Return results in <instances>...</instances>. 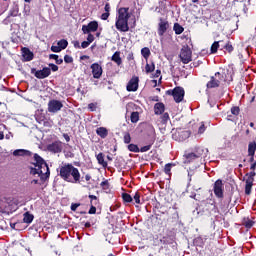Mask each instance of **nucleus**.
Wrapping results in <instances>:
<instances>
[{"instance_id":"obj_54","label":"nucleus","mask_w":256,"mask_h":256,"mask_svg":"<svg viewBox=\"0 0 256 256\" xmlns=\"http://www.w3.org/2000/svg\"><path fill=\"white\" fill-rule=\"evenodd\" d=\"M104 10L106 11V13H109V11H111V5H109V3H106Z\"/></svg>"},{"instance_id":"obj_50","label":"nucleus","mask_w":256,"mask_h":256,"mask_svg":"<svg viewBox=\"0 0 256 256\" xmlns=\"http://www.w3.org/2000/svg\"><path fill=\"white\" fill-rule=\"evenodd\" d=\"M95 213H97V208L95 206H91V208L89 210V214L90 215H95Z\"/></svg>"},{"instance_id":"obj_38","label":"nucleus","mask_w":256,"mask_h":256,"mask_svg":"<svg viewBox=\"0 0 256 256\" xmlns=\"http://www.w3.org/2000/svg\"><path fill=\"white\" fill-rule=\"evenodd\" d=\"M203 133H205V124L201 123V125L198 128V133L196 134V137L198 135H203Z\"/></svg>"},{"instance_id":"obj_11","label":"nucleus","mask_w":256,"mask_h":256,"mask_svg":"<svg viewBox=\"0 0 256 256\" xmlns=\"http://www.w3.org/2000/svg\"><path fill=\"white\" fill-rule=\"evenodd\" d=\"M214 194L216 197L220 198L223 197V181L222 180H217L214 183Z\"/></svg>"},{"instance_id":"obj_60","label":"nucleus","mask_w":256,"mask_h":256,"mask_svg":"<svg viewBox=\"0 0 256 256\" xmlns=\"http://www.w3.org/2000/svg\"><path fill=\"white\" fill-rule=\"evenodd\" d=\"M74 47L76 49H79L81 46L79 45V41L74 42Z\"/></svg>"},{"instance_id":"obj_64","label":"nucleus","mask_w":256,"mask_h":256,"mask_svg":"<svg viewBox=\"0 0 256 256\" xmlns=\"http://www.w3.org/2000/svg\"><path fill=\"white\" fill-rule=\"evenodd\" d=\"M193 215H199V210L198 209L194 210Z\"/></svg>"},{"instance_id":"obj_34","label":"nucleus","mask_w":256,"mask_h":256,"mask_svg":"<svg viewBox=\"0 0 256 256\" xmlns=\"http://www.w3.org/2000/svg\"><path fill=\"white\" fill-rule=\"evenodd\" d=\"M145 71L146 73H153L155 71V64H146Z\"/></svg>"},{"instance_id":"obj_41","label":"nucleus","mask_w":256,"mask_h":256,"mask_svg":"<svg viewBox=\"0 0 256 256\" xmlns=\"http://www.w3.org/2000/svg\"><path fill=\"white\" fill-rule=\"evenodd\" d=\"M134 201H135V203H137V205H139L141 203V194H139V192L135 193Z\"/></svg>"},{"instance_id":"obj_29","label":"nucleus","mask_w":256,"mask_h":256,"mask_svg":"<svg viewBox=\"0 0 256 256\" xmlns=\"http://www.w3.org/2000/svg\"><path fill=\"white\" fill-rule=\"evenodd\" d=\"M141 55L144 57V59H149V55H151V50H149V48L147 47L142 48Z\"/></svg>"},{"instance_id":"obj_47","label":"nucleus","mask_w":256,"mask_h":256,"mask_svg":"<svg viewBox=\"0 0 256 256\" xmlns=\"http://www.w3.org/2000/svg\"><path fill=\"white\" fill-rule=\"evenodd\" d=\"M64 61H65V63H73V57L66 55L64 57Z\"/></svg>"},{"instance_id":"obj_24","label":"nucleus","mask_w":256,"mask_h":256,"mask_svg":"<svg viewBox=\"0 0 256 256\" xmlns=\"http://www.w3.org/2000/svg\"><path fill=\"white\" fill-rule=\"evenodd\" d=\"M96 159H97L99 165H102V167H107V162L105 161V155H103V153H99L96 156Z\"/></svg>"},{"instance_id":"obj_33","label":"nucleus","mask_w":256,"mask_h":256,"mask_svg":"<svg viewBox=\"0 0 256 256\" xmlns=\"http://www.w3.org/2000/svg\"><path fill=\"white\" fill-rule=\"evenodd\" d=\"M50 59H55L57 65H61L63 63V59L59 58V55L57 54H50Z\"/></svg>"},{"instance_id":"obj_58","label":"nucleus","mask_w":256,"mask_h":256,"mask_svg":"<svg viewBox=\"0 0 256 256\" xmlns=\"http://www.w3.org/2000/svg\"><path fill=\"white\" fill-rule=\"evenodd\" d=\"M63 137H64L65 141H67V143H69V141H71L69 134H63Z\"/></svg>"},{"instance_id":"obj_7","label":"nucleus","mask_w":256,"mask_h":256,"mask_svg":"<svg viewBox=\"0 0 256 256\" xmlns=\"http://www.w3.org/2000/svg\"><path fill=\"white\" fill-rule=\"evenodd\" d=\"M63 109V102L59 100H50L48 102V111L49 113H59Z\"/></svg>"},{"instance_id":"obj_44","label":"nucleus","mask_w":256,"mask_h":256,"mask_svg":"<svg viewBox=\"0 0 256 256\" xmlns=\"http://www.w3.org/2000/svg\"><path fill=\"white\" fill-rule=\"evenodd\" d=\"M51 51H53V53H61L62 50H61V47H59L57 44V46L51 47Z\"/></svg>"},{"instance_id":"obj_30","label":"nucleus","mask_w":256,"mask_h":256,"mask_svg":"<svg viewBox=\"0 0 256 256\" xmlns=\"http://www.w3.org/2000/svg\"><path fill=\"white\" fill-rule=\"evenodd\" d=\"M254 224H255V222H253L249 218H244V220H243V225L246 226L247 229H251V227H253Z\"/></svg>"},{"instance_id":"obj_22","label":"nucleus","mask_w":256,"mask_h":256,"mask_svg":"<svg viewBox=\"0 0 256 256\" xmlns=\"http://www.w3.org/2000/svg\"><path fill=\"white\" fill-rule=\"evenodd\" d=\"M14 157H23L25 155H31V152L25 149H18L13 152Z\"/></svg>"},{"instance_id":"obj_36","label":"nucleus","mask_w":256,"mask_h":256,"mask_svg":"<svg viewBox=\"0 0 256 256\" xmlns=\"http://www.w3.org/2000/svg\"><path fill=\"white\" fill-rule=\"evenodd\" d=\"M171 167H175V164L168 163L165 165L164 172L166 175H171Z\"/></svg>"},{"instance_id":"obj_12","label":"nucleus","mask_w":256,"mask_h":256,"mask_svg":"<svg viewBox=\"0 0 256 256\" xmlns=\"http://www.w3.org/2000/svg\"><path fill=\"white\" fill-rule=\"evenodd\" d=\"M37 79H46L51 75V68H43L42 70L35 71L34 73Z\"/></svg>"},{"instance_id":"obj_56","label":"nucleus","mask_w":256,"mask_h":256,"mask_svg":"<svg viewBox=\"0 0 256 256\" xmlns=\"http://www.w3.org/2000/svg\"><path fill=\"white\" fill-rule=\"evenodd\" d=\"M88 109H90L91 111H95V109H96L95 104L90 103V104L88 105Z\"/></svg>"},{"instance_id":"obj_2","label":"nucleus","mask_w":256,"mask_h":256,"mask_svg":"<svg viewBox=\"0 0 256 256\" xmlns=\"http://www.w3.org/2000/svg\"><path fill=\"white\" fill-rule=\"evenodd\" d=\"M60 177L68 183H79L81 181V173L73 164H66L60 168Z\"/></svg>"},{"instance_id":"obj_59","label":"nucleus","mask_w":256,"mask_h":256,"mask_svg":"<svg viewBox=\"0 0 256 256\" xmlns=\"http://www.w3.org/2000/svg\"><path fill=\"white\" fill-rule=\"evenodd\" d=\"M89 199H91L92 201H97V196L89 195Z\"/></svg>"},{"instance_id":"obj_35","label":"nucleus","mask_w":256,"mask_h":256,"mask_svg":"<svg viewBox=\"0 0 256 256\" xmlns=\"http://www.w3.org/2000/svg\"><path fill=\"white\" fill-rule=\"evenodd\" d=\"M122 199L125 203H131V201H133V197L127 193L122 194Z\"/></svg>"},{"instance_id":"obj_15","label":"nucleus","mask_w":256,"mask_h":256,"mask_svg":"<svg viewBox=\"0 0 256 256\" xmlns=\"http://www.w3.org/2000/svg\"><path fill=\"white\" fill-rule=\"evenodd\" d=\"M139 89V77H133L127 84V91H137Z\"/></svg>"},{"instance_id":"obj_53","label":"nucleus","mask_w":256,"mask_h":256,"mask_svg":"<svg viewBox=\"0 0 256 256\" xmlns=\"http://www.w3.org/2000/svg\"><path fill=\"white\" fill-rule=\"evenodd\" d=\"M225 49L226 51H229V53H231V51H233V46L231 44H226Z\"/></svg>"},{"instance_id":"obj_28","label":"nucleus","mask_w":256,"mask_h":256,"mask_svg":"<svg viewBox=\"0 0 256 256\" xmlns=\"http://www.w3.org/2000/svg\"><path fill=\"white\" fill-rule=\"evenodd\" d=\"M10 17H17L19 15V6H13L9 13Z\"/></svg>"},{"instance_id":"obj_20","label":"nucleus","mask_w":256,"mask_h":256,"mask_svg":"<svg viewBox=\"0 0 256 256\" xmlns=\"http://www.w3.org/2000/svg\"><path fill=\"white\" fill-rule=\"evenodd\" d=\"M255 151H256V143L255 142H251L248 145V155H250L251 161H253V157L255 155Z\"/></svg>"},{"instance_id":"obj_8","label":"nucleus","mask_w":256,"mask_h":256,"mask_svg":"<svg viewBox=\"0 0 256 256\" xmlns=\"http://www.w3.org/2000/svg\"><path fill=\"white\" fill-rule=\"evenodd\" d=\"M171 94L176 103H181V101H183V97H185V90L182 87H176L173 89Z\"/></svg>"},{"instance_id":"obj_9","label":"nucleus","mask_w":256,"mask_h":256,"mask_svg":"<svg viewBox=\"0 0 256 256\" xmlns=\"http://www.w3.org/2000/svg\"><path fill=\"white\" fill-rule=\"evenodd\" d=\"M99 29V24L96 21L90 22L88 25H83L82 26V31L84 34H89V33H95Z\"/></svg>"},{"instance_id":"obj_51","label":"nucleus","mask_w":256,"mask_h":256,"mask_svg":"<svg viewBox=\"0 0 256 256\" xmlns=\"http://www.w3.org/2000/svg\"><path fill=\"white\" fill-rule=\"evenodd\" d=\"M49 67L52 71H59V66L55 64H49Z\"/></svg>"},{"instance_id":"obj_31","label":"nucleus","mask_w":256,"mask_h":256,"mask_svg":"<svg viewBox=\"0 0 256 256\" xmlns=\"http://www.w3.org/2000/svg\"><path fill=\"white\" fill-rule=\"evenodd\" d=\"M57 45L63 51V49H67V45H69V42H67V40H65V39H62V40L58 41Z\"/></svg>"},{"instance_id":"obj_43","label":"nucleus","mask_w":256,"mask_h":256,"mask_svg":"<svg viewBox=\"0 0 256 256\" xmlns=\"http://www.w3.org/2000/svg\"><path fill=\"white\" fill-rule=\"evenodd\" d=\"M124 143H126V144L131 143V135L129 133H126L124 135Z\"/></svg>"},{"instance_id":"obj_3","label":"nucleus","mask_w":256,"mask_h":256,"mask_svg":"<svg viewBox=\"0 0 256 256\" xmlns=\"http://www.w3.org/2000/svg\"><path fill=\"white\" fill-rule=\"evenodd\" d=\"M129 8H120L118 10V16L116 20V29L118 31H122L123 33H126V31H129Z\"/></svg>"},{"instance_id":"obj_16","label":"nucleus","mask_w":256,"mask_h":256,"mask_svg":"<svg viewBox=\"0 0 256 256\" xmlns=\"http://www.w3.org/2000/svg\"><path fill=\"white\" fill-rule=\"evenodd\" d=\"M48 151L51 153H61L63 151V143L61 142H54L48 146Z\"/></svg>"},{"instance_id":"obj_63","label":"nucleus","mask_w":256,"mask_h":256,"mask_svg":"<svg viewBox=\"0 0 256 256\" xmlns=\"http://www.w3.org/2000/svg\"><path fill=\"white\" fill-rule=\"evenodd\" d=\"M85 180H86V181H91V176H90L89 174H87V175L85 176Z\"/></svg>"},{"instance_id":"obj_39","label":"nucleus","mask_w":256,"mask_h":256,"mask_svg":"<svg viewBox=\"0 0 256 256\" xmlns=\"http://www.w3.org/2000/svg\"><path fill=\"white\" fill-rule=\"evenodd\" d=\"M219 49V42H214L211 46V53H216Z\"/></svg>"},{"instance_id":"obj_23","label":"nucleus","mask_w":256,"mask_h":256,"mask_svg":"<svg viewBox=\"0 0 256 256\" xmlns=\"http://www.w3.org/2000/svg\"><path fill=\"white\" fill-rule=\"evenodd\" d=\"M112 61H114L115 64L121 65L123 61L121 60V53L115 52L112 56Z\"/></svg>"},{"instance_id":"obj_62","label":"nucleus","mask_w":256,"mask_h":256,"mask_svg":"<svg viewBox=\"0 0 256 256\" xmlns=\"http://www.w3.org/2000/svg\"><path fill=\"white\" fill-rule=\"evenodd\" d=\"M160 75H161V70H157L155 73V77H160Z\"/></svg>"},{"instance_id":"obj_27","label":"nucleus","mask_w":256,"mask_h":256,"mask_svg":"<svg viewBox=\"0 0 256 256\" xmlns=\"http://www.w3.org/2000/svg\"><path fill=\"white\" fill-rule=\"evenodd\" d=\"M174 31H175L176 35H181V33H183V31H185V29L179 23H175Z\"/></svg>"},{"instance_id":"obj_19","label":"nucleus","mask_w":256,"mask_h":256,"mask_svg":"<svg viewBox=\"0 0 256 256\" xmlns=\"http://www.w3.org/2000/svg\"><path fill=\"white\" fill-rule=\"evenodd\" d=\"M165 112V104L159 102L154 105L155 115H162Z\"/></svg>"},{"instance_id":"obj_52","label":"nucleus","mask_w":256,"mask_h":256,"mask_svg":"<svg viewBox=\"0 0 256 256\" xmlns=\"http://www.w3.org/2000/svg\"><path fill=\"white\" fill-rule=\"evenodd\" d=\"M89 45H91L88 41H83L81 44L82 49H87V47H89Z\"/></svg>"},{"instance_id":"obj_21","label":"nucleus","mask_w":256,"mask_h":256,"mask_svg":"<svg viewBox=\"0 0 256 256\" xmlns=\"http://www.w3.org/2000/svg\"><path fill=\"white\" fill-rule=\"evenodd\" d=\"M97 135H99V137H101L102 139H105V137H107V135H109V132L107 131V128L105 127H99L96 130Z\"/></svg>"},{"instance_id":"obj_61","label":"nucleus","mask_w":256,"mask_h":256,"mask_svg":"<svg viewBox=\"0 0 256 256\" xmlns=\"http://www.w3.org/2000/svg\"><path fill=\"white\" fill-rule=\"evenodd\" d=\"M250 169H251L252 171H255V169H256V163L251 164Z\"/></svg>"},{"instance_id":"obj_42","label":"nucleus","mask_w":256,"mask_h":256,"mask_svg":"<svg viewBox=\"0 0 256 256\" xmlns=\"http://www.w3.org/2000/svg\"><path fill=\"white\" fill-rule=\"evenodd\" d=\"M169 121V113H164L161 117V123L165 124Z\"/></svg>"},{"instance_id":"obj_26","label":"nucleus","mask_w":256,"mask_h":256,"mask_svg":"<svg viewBox=\"0 0 256 256\" xmlns=\"http://www.w3.org/2000/svg\"><path fill=\"white\" fill-rule=\"evenodd\" d=\"M33 219H34V216L29 212H26L24 214V218H23L24 223H33Z\"/></svg>"},{"instance_id":"obj_46","label":"nucleus","mask_w":256,"mask_h":256,"mask_svg":"<svg viewBox=\"0 0 256 256\" xmlns=\"http://www.w3.org/2000/svg\"><path fill=\"white\" fill-rule=\"evenodd\" d=\"M231 113L232 115H239V107H232Z\"/></svg>"},{"instance_id":"obj_49","label":"nucleus","mask_w":256,"mask_h":256,"mask_svg":"<svg viewBox=\"0 0 256 256\" xmlns=\"http://www.w3.org/2000/svg\"><path fill=\"white\" fill-rule=\"evenodd\" d=\"M109 12H105V13H103L102 15H101V19L103 20V21H107V19H109Z\"/></svg>"},{"instance_id":"obj_32","label":"nucleus","mask_w":256,"mask_h":256,"mask_svg":"<svg viewBox=\"0 0 256 256\" xmlns=\"http://www.w3.org/2000/svg\"><path fill=\"white\" fill-rule=\"evenodd\" d=\"M128 150L131 151L132 153H139V146L135 144H130L128 145Z\"/></svg>"},{"instance_id":"obj_17","label":"nucleus","mask_w":256,"mask_h":256,"mask_svg":"<svg viewBox=\"0 0 256 256\" xmlns=\"http://www.w3.org/2000/svg\"><path fill=\"white\" fill-rule=\"evenodd\" d=\"M169 27V23L166 20L160 19L159 22V29H158V34L164 35L165 31H167V28Z\"/></svg>"},{"instance_id":"obj_5","label":"nucleus","mask_w":256,"mask_h":256,"mask_svg":"<svg viewBox=\"0 0 256 256\" xmlns=\"http://www.w3.org/2000/svg\"><path fill=\"white\" fill-rule=\"evenodd\" d=\"M193 52L191 51V48L189 46L185 45L182 47L180 51L179 58L184 63V65H187V63H191Z\"/></svg>"},{"instance_id":"obj_13","label":"nucleus","mask_w":256,"mask_h":256,"mask_svg":"<svg viewBox=\"0 0 256 256\" xmlns=\"http://www.w3.org/2000/svg\"><path fill=\"white\" fill-rule=\"evenodd\" d=\"M189 137H191V132L187 130L177 132L173 135V139H176V141H185V139H189Z\"/></svg>"},{"instance_id":"obj_57","label":"nucleus","mask_w":256,"mask_h":256,"mask_svg":"<svg viewBox=\"0 0 256 256\" xmlns=\"http://www.w3.org/2000/svg\"><path fill=\"white\" fill-rule=\"evenodd\" d=\"M79 207V204H72L71 205V210L72 211H77V208Z\"/></svg>"},{"instance_id":"obj_37","label":"nucleus","mask_w":256,"mask_h":256,"mask_svg":"<svg viewBox=\"0 0 256 256\" xmlns=\"http://www.w3.org/2000/svg\"><path fill=\"white\" fill-rule=\"evenodd\" d=\"M131 121L132 123H137V121H139V112H132Z\"/></svg>"},{"instance_id":"obj_25","label":"nucleus","mask_w":256,"mask_h":256,"mask_svg":"<svg viewBox=\"0 0 256 256\" xmlns=\"http://www.w3.org/2000/svg\"><path fill=\"white\" fill-rule=\"evenodd\" d=\"M252 187H253L252 180H246V185H245V193H246V195H251Z\"/></svg>"},{"instance_id":"obj_6","label":"nucleus","mask_w":256,"mask_h":256,"mask_svg":"<svg viewBox=\"0 0 256 256\" xmlns=\"http://www.w3.org/2000/svg\"><path fill=\"white\" fill-rule=\"evenodd\" d=\"M0 207L4 213H9L10 211H13V209H15V201H13V198L11 197L4 198L1 202Z\"/></svg>"},{"instance_id":"obj_48","label":"nucleus","mask_w":256,"mask_h":256,"mask_svg":"<svg viewBox=\"0 0 256 256\" xmlns=\"http://www.w3.org/2000/svg\"><path fill=\"white\" fill-rule=\"evenodd\" d=\"M151 149V145L144 146L140 149L141 153H147Z\"/></svg>"},{"instance_id":"obj_14","label":"nucleus","mask_w":256,"mask_h":256,"mask_svg":"<svg viewBox=\"0 0 256 256\" xmlns=\"http://www.w3.org/2000/svg\"><path fill=\"white\" fill-rule=\"evenodd\" d=\"M203 148H198L196 153H190L186 156L185 163H191V161H195V159H199L201 155H203Z\"/></svg>"},{"instance_id":"obj_1","label":"nucleus","mask_w":256,"mask_h":256,"mask_svg":"<svg viewBox=\"0 0 256 256\" xmlns=\"http://www.w3.org/2000/svg\"><path fill=\"white\" fill-rule=\"evenodd\" d=\"M33 166L30 167V175H34L40 178V181H45L49 179L51 172L49 171V166L41 158V156L34 154V161L32 163Z\"/></svg>"},{"instance_id":"obj_40","label":"nucleus","mask_w":256,"mask_h":256,"mask_svg":"<svg viewBox=\"0 0 256 256\" xmlns=\"http://www.w3.org/2000/svg\"><path fill=\"white\" fill-rule=\"evenodd\" d=\"M255 175H256L255 171L250 172L249 174H247L248 178L246 179V181L252 180V183H253V181H255Z\"/></svg>"},{"instance_id":"obj_4","label":"nucleus","mask_w":256,"mask_h":256,"mask_svg":"<svg viewBox=\"0 0 256 256\" xmlns=\"http://www.w3.org/2000/svg\"><path fill=\"white\" fill-rule=\"evenodd\" d=\"M225 81H227L225 73L221 74V72H216L207 83V88L215 89V87H219L221 83H225Z\"/></svg>"},{"instance_id":"obj_18","label":"nucleus","mask_w":256,"mask_h":256,"mask_svg":"<svg viewBox=\"0 0 256 256\" xmlns=\"http://www.w3.org/2000/svg\"><path fill=\"white\" fill-rule=\"evenodd\" d=\"M22 57L25 61H33V52L29 48H23Z\"/></svg>"},{"instance_id":"obj_45","label":"nucleus","mask_w":256,"mask_h":256,"mask_svg":"<svg viewBox=\"0 0 256 256\" xmlns=\"http://www.w3.org/2000/svg\"><path fill=\"white\" fill-rule=\"evenodd\" d=\"M93 41H95V36L90 32L88 33L87 42L91 44Z\"/></svg>"},{"instance_id":"obj_10","label":"nucleus","mask_w":256,"mask_h":256,"mask_svg":"<svg viewBox=\"0 0 256 256\" xmlns=\"http://www.w3.org/2000/svg\"><path fill=\"white\" fill-rule=\"evenodd\" d=\"M90 69L92 70V75L94 79H101V75H103V68L99 63H93L90 66Z\"/></svg>"},{"instance_id":"obj_55","label":"nucleus","mask_w":256,"mask_h":256,"mask_svg":"<svg viewBox=\"0 0 256 256\" xmlns=\"http://www.w3.org/2000/svg\"><path fill=\"white\" fill-rule=\"evenodd\" d=\"M41 184V181H39V179H33L31 181V185H40Z\"/></svg>"}]
</instances>
